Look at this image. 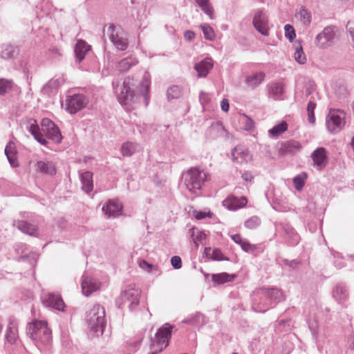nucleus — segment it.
Masks as SVG:
<instances>
[{"label":"nucleus","mask_w":354,"mask_h":354,"mask_svg":"<svg viewBox=\"0 0 354 354\" xmlns=\"http://www.w3.org/2000/svg\"><path fill=\"white\" fill-rule=\"evenodd\" d=\"M134 84V80L130 77L125 78L122 86H115V84L113 83L119 103L127 109H131L138 103L140 95L132 90Z\"/></svg>","instance_id":"1"},{"label":"nucleus","mask_w":354,"mask_h":354,"mask_svg":"<svg viewBox=\"0 0 354 354\" xmlns=\"http://www.w3.org/2000/svg\"><path fill=\"white\" fill-rule=\"evenodd\" d=\"M209 178V175L203 169L197 167H192L185 172L184 183L189 192L198 195Z\"/></svg>","instance_id":"2"},{"label":"nucleus","mask_w":354,"mask_h":354,"mask_svg":"<svg viewBox=\"0 0 354 354\" xmlns=\"http://www.w3.org/2000/svg\"><path fill=\"white\" fill-rule=\"evenodd\" d=\"M30 337L37 343L48 344L51 341V331L46 321L35 320L28 326Z\"/></svg>","instance_id":"3"},{"label":"nucleus","mask_w":354,"mask_h":354,"mask_svg":"<svg viewBox=\"0 0 354 354\" xmlns=\"http://www.w3.org/2000/svg\"><path fill=\"white\" fill-rule=\"evenodd\" d=\"M171 329L172 326L165 324L158 330L154 337L151 339L149 354H157L168 346Z\"/></svg>","instance_id":"4"},{"label":"nucleus","mask_w":354,"mask_h":354,"mask_svg":"<svg viewBox=\"0 0 354 354\" xmlns=\"http://www.w3.org/2000/svg\"><path fill=\"white\" fill-rule=\"evenodd\" d=\"M86 321L91 330L102 334L106 325L104 307L99 304H95L90 309Z\"/></svg>","instance_id":"5"},{"label":"nucleus","mask_w":354,"mask_h":354,"mask_svg":"<svg viewBox=\"0 0 354 354\" xmlns=\"http://www.w3.org/2000/svg\"><path fill=\"white\" fill-rule=\"evenodd\" d=\"M140 293V289L130 286L122 291L116 299V305L120 308L127 306L130 310H133L139 305Z\"/></svg>","instance_id":"6"},{"label":"nucleus","mask_w":354,"mask_h":354,"mask_svg":"<svg viewBox=\"0 0 354 354\" xmlns=\"http://www.w3.org/2000/svg\"><path fill=\"white\" fill-rule=\"evenodd\" d=\"M107 34L113 46L119 50H125L129 45L126 34L119 26L111 24L107 28Z\"/></svg>","instance_id":"7"},{"label":"nucleus","mask_w":354,"mask_h":354,"mask_svg":"<svg viewBox=\"0 0 354 354\" xmlns=\"http://www.w3.org/2000/svg\"><path fill=\"white\" fill-rule=\"evenodd\" d=\"M345 113L340 110H330L326 118L328 130L332 133L340 131L345 124Z\"/></svg>","instance_id":"8"},{"label":"nucleus","mask_w":354,"mask_h":354,"mask_svg":"<svg viewBox=\"0 0 354 354\" xmlns=\"http://www.w3.org/2000/svg\"><path fill=\"white\" fill-rule=\"evenodd\" d=\"M43 135L55 143H60L62 136L58 127L50 119L43 118L41 122Z\"/></svg>","instance_id":"9"},{"label":"nucleus","mask_w":354,"mask_h":354,"mask_svg":"<svg viewBox=\"0 0 354 354\" xmlns=\"http://www.w3.org/2000/svg\"><path fill=\"white\" fill-rule=\"evenodd\" d=\"M87 97L83 94H75L68 97L66 103V109L71 114L83 109L88 104Z\"/></svg>","instance_id":"10"},{"label":"nucleus","mask_w":354,"mask_h":354,"mask_svg":"<svg viewBox=\"0 0 354 354\" xmlns=\"http://www.w3.org/2000/svg\"><path fill=\"white\" fill-rule=\"evenodd\" d=\"M252 24L256 30L262 35H269L268 19L263 10H257L254 11Z\"/></svg>","instance_id":"11"},{"label":"nucleus","mask_w":354,"mask_h":354,"mask_svg":"<svg viewBox=\"0 0 354 354\" xmlns=\"http://www.w3.org/2000/svg\"><path fill=\"white\" fill-rule=\"evenodd\" d=\"M335 37L334 29L331 26L326 27L315 38V44L320 48H326Z\"/></svg>","instance_id":"12"},{"label":"nucleus","mask_w":354,"mask_h":354,"mask_svg":"<svg viewBox=\"0 0 354 354\" xmlns=\"http://www.w3.org/2000/svg\"><path fill=\"white\" fill-rule=\"evenodd\" d=\"M100 286L101 283L97 279L88 275H83L82 290L85 296L88 297L93 292L97 291L100 290Z\"/></svg>","instance_id":"13"},{"label":"nucleus","mask_w":354,"mask_h":354,"mask_svg":"<svg viewBox=\"0 0 354 354\" xmlns=\"http://www.w3.org/2000/svg\"><path fill=\"white\" fill-rule=\"evenodd\" d=\"M41 300L47 307L62 311L64 310L65 304L59 295L48 293L42 296Z\"/></svg>","instance_id":"14"},{"label":"nucleus","mask_w":354,"mask_h":354,"mask_svg":"<svg viewBox=\"0 0 354 354\" xmlns=\"http://www.w3.org/2000/svg\"><path fill=\"white\" fill-rule=\"evenodd\" d=\"M122 204L116 199L109 200L102 207V211L108 217H117L122 214Z\"/></svg>","instance_id":"15"},{"label":"nucleus","mask_w":354,"mask_h":354,"mask_svg":"<svg viewBox=\"0 0 354 354\" xmlns=\"http://www.w3.org/2000/svg\"><path fill=\"white\" fill-rule=\"evenodd\" d=\"M18 338V322L15 318L10 317L5 334V339L9 344H13L16 343Z\"/></svg>","instance_id":"16"},{"label":"nucleus","mask_w":354,"mask_h":354,"mask_svg":"<svg viewBox=\"0 0 354 354\" xmlns=\"http://www.w3.org/2000/svg\"><path fill=\"white\" fill-rule=\"evenodd\" d=\"M248 201L245 196L239 198L234 196H230L223 201V205L229 210L235 211L245 207Z\"/></svg>","instance_id":"17"},{"label":"nucleus","mask_w":354,"mask_h":354,"mask_svg":"<svg viewBox=\"0 0 354 354\" xmlns=\"http://www.w3.org/2000/svg\"><path fill=\"white\" fill-rule=\"evenodd\" d=\"M258 292L268 299L271 304L280 302L284 299L283 292L276 288H262Z\"/></svg>","instance_id":"18"},{"label":"nucleus","mask_w":354,"mask_h":354,"mask_svg":"<svg viewBox=\"0 0 354 354\" xmlns=\"http://www.w3.org/2000/svg\"><path fill=\"white\" fill-rule=\"evenodd\" d=\"M27 129L38 142L44 146L47 145L48 141L44 138L41 129H40L35 120L28 121Z\"/></svg>","instance_id":"19"},{"label":"nucleus","mask_w":354,"mask_h":354,"mask_svg":"<svg viewBox=\"0 0 354 354\" xmlns=\"http://www.w3.org/2000/svg\"><path fill=\"white\" fill-rule=\"evenodd\" d=\"M268 87L269 97L274 100H283L285 86L282 82H271Z\"/></svg>","instance_id":"20"},{"label":"nucleus","mask_w":354,"mask_h":354,"mask_svg":"<svg viewBox=\"0 0 354 354\" xmlns=\"http://www.w3.org/2000/svg\"><path fill=\"white\" fill-rule=\"evenodd\" d=\"M314 165L317 169H323L327 162L326 151L324 147L316 149L311 154Z\"/></svg>","instance_id":"21"},{"label":"nucleus","mask_w":354,"mask_h":354,"mask_svg":"<svg viewBox=\"0 0 354 354\" xmlns=\"http://www.w3.org/2000/svg\"><path fill=\"white\" fill-rule=\"evenodd\" d=\"M301 148V145L298 141L288 140L281 144L279 153L282 156L292 154L299 151Z\"/></svg>","instance_id":"22"},{"label":"nucleus","mask_w":354,"mask_h":354,"mask_svg":"<svg viewBox=\"0 0 354 354\" xmlns=\"http://www.w3.org/2000/svg\"><path fill=\"white\" fill-rule=\"evenodd\" d=\"M232 158L233 161L237 163L248 162L251 158L249 151L242 146H237L232 151Z\"/></svg>","instance_id":"23"},{"label":"nucleus","mask_w":354,"mask_h":354,"mask_svg":"<svg viewBox=\"0 0 354 354\" xmlns=\"http://www.w3.org/2000/svg\"><path fill=\"white\" fill-rule=\"evenodd\" d=\"M213 60L210 57H206L199 63L194 65V69L198 73V76L205 77L213 67Z\"/></svg>","instance_id":"24"},{"label":"nucleus","mask_w":354,"mask_h":354,"mask_svg":"<svg viewBox=\"0 0 354 354\" xmlns=\"http://www.w3.org/2000/svg\"><path fill=\"white\" fill-rule=\"evenodd\" d=\"M13 226L17 227L19 230L24 234L30 236H37V227L36 225H32L25 221H15L13 222Z\"/></svg>","instance_id":"25"},{"label":"nucleus","mask_w":354,"mask_h":354,"mask_svg":"<svg viewBox=\"0 0 354 354\" xmlns=\"http://www.w3.org/2000/svg\"><path fill=\"white\" fill-rule=\"evenodd\" d=\"M265 79V73L263 72H258L248 75L245 79V85L251 88L254 89L259 86Z\"/></svg>","instance_id":"26"},{"label":"nucleus","mask_w":354,"mask_h":354,"mask_svg":"<svg viewBox=\"0 0 354 354\" xmlns=\"http://www.w3.org/2000/svg\"><path fill=\"white\" fill-rule=\"evenodd\" d=\"M4 151L10 165L12 167H17L19 166V162L17 159V149L15 144L12 141H10L7 144Z\"/></svg>","instance_id":"27"},{"label":"nucleus","mask_w":354,"mask_h":354,"mask_svg":"<svg viewBox=\"0 0 354 354\" xmlns=\"http://www.w3.org/2000/svg\"><path fill=\"white\" fill-rule=\"evenodd\" d=\"M19 54V48L17 46L7 44L3 46L0 56L5 60L16 59Z\"/></svg>","instance_id":"28"},{"label":"nucleus","mask_w":354,"mask_h":354,"mask_svg":"<svg viewBox=\"0 0 354 354\" xmlns=\"http://www.w3.org/2000/svg\"><path fill=\"white\" fill-rule=\"evenodd\" d=\"M151 84V77L149 72L146 71L145 72L142 80L140 84L139 91L140 94L143 96L144 99L146 100L145 106H147L148 105L149 102H147L148 100V93L149 91V87Z\"/></svg>","instance_id":"29"},{"label":"nucleus","mask_w":354,"mask_h":354,"mask_svg":"<svg viewBox=\"0 0 354 354\" xmlns=\"http://www.w3.org/2000/svg\"><path fill=\"white\" fill-rule=\"evenodd\" d=\"M89 46L85 41L80 39L77 41L75 47V53L77 59L80 62L85 57L86 54L90 50Z\"/></svg>","instance_id":"30"},{"label":"nucleus","mask_w":354,"mask_h":354,"mask_svg":"<svg viewBox=\"0 0 354 354\" xmlns=\"http://www.w3.org/2000/svg\"><path fill=\"white\" fill-rule=\"evenodd\" d=\"M82 183V189L86 193H89L93 188V174L90 171H85L80 174Z\"/></svg>","instance_id":"31"},{"label":"nucleus","mask_w":354,"mask_h":354,"mask_svg":"<svg viewBox=\"0 0 354 354\" xmlns=\"http://www.w3.org/2000/svg\"><path fill=\"white\" fill-rule=\"evenodd\" d=\"M333 297L339 303H344L348 298L346 288L342 284H337L333 292Z\"/></svg>","instance_id":"32"},{"label":"nucleus","mask_w":354,"mask_h":354,"mask_svg":"<svg viewBox=\"0 0 354 354\" xmlns=\"http://www.w3.org/2000/svg\"><path fill=\"white\" fill-rule=\"evenodd\" d=\"M36 167L37 171L45 174L53 175L56 172L55 165L50 161H38Z\"/></svg>","instance_id":"33"},{"label":"nucleus","mask_w":354,"mask_h":354,"mask_svg":"<svg viewBox=\"0 0 354 354\" xmlns=\"http://www.w3.org/2000/svg\"><path fill=\"white\" fill-rule=\"evenodd\" d=\"M283 230L286 233L287 238L288 239L289 244L291 245H297L299 241V236L295 232L294 228L290 225L286 224L283 226Z\"/></svg>","instance_id":"34"},{"label":"nucleus","mask_w":354,"mask_h":354,"mask_svg":"<svg viewBox=\"0 0 354 354\" xmlns=\"http://www.w3.org/2000/svg\"><path fill=\"white\" fill-rule=\"evenodd\" d=\"M204 254L207 257L214 260V261H229L228 257H224L221 250L216 248L212 249L211 248H205Z\"/></svg>","instance_id":"35"},{"label":"nucleus","mask_w":354,"mask_h":354,"mask_svg":"<svg viewBox=\"0 0 354 354\" xmlns=\"http://www.w3.org/2000/svg\"><path fill=\"white\" fill-rule=\"evenodd\" d=\"M63 83V80L61 77L53 78L48 81L42 88V91L45 94H50L54 92L58 87Z\"/></svg>","instance_id":"36"},{"label":"nucleus","mask_w":354,"mask_h":354,"mask_svg":"<svg viewBox=\"0 0 354 354\" xmlns=\"http://www.w3.org/2000/svg\"><path fill=\"white\" fill-rule=\"evenodd\" d=\"M138 63V60L134 57H128L122 59L118 64V68L121 72H127L132 66L136 65Z\"/></svg>","instance_id":"37"},{"label":"nucleus","mask_w":354,"mask_h":354,"mask_svg":"<svg viewBox=\"0 0 354 354\" xmlns=\"http://www.w3.org/2000/svg\"><path fill=\"white\" fill-rule=\"evenodd\" d=\"M297 15L299 17V19L302 24L305 26H309L312 21V15L305 6L299 7L297 12Z\"/></svg>","instance_id":"38"},{"label":"nucleus","mask_w":354,"mask_h":354,"mask_svg":"<svg viewBox=\"0 0 354 354\" xmlns=\"http://www.w3.org/2000/svg\"><path fill=\"white\" fill-rule=\"evenodd\" d=\"M295 48L294 57L296 62L300 64L306 63V57L303 51L302 45L300 41H295L293 44Z\"/></svg>","instance_id":"39"},{"label":"nucleus","mask_w":354,"mask_h":354,"mask_svg":"<svg viewBox=\"0 0 354 354\" xmlns=\"http://www.w3.org/2000/svg\"><path fill=\"white\" fill-rule=\"evenodd\" d=\"M288 124L285 121H281L279 124L274 126L268 131L270 137L277 138L279 135L287 131Z\"/></svg>","instance_id":"40"},{"label":"nucleus","mask_w":354,"mask_h":354,"mask_svg":"<svg viewBox=\"0 0 354 354\" xmlns=\"http://www.w3.org/2000/svg\"><path fill=\"white\" fill-rule=\"evenodd\" d=\"M212 281L217 284H222L225 282L232 281L235 278V275L229 274L226 272L214 274L212 275Z\"/></svg>","instance_id":"41"},{"label":"nucleus","mask_w":354,"mask_h":354,"mask_svg":"<svg viewBox=\"0 0 354 354\" xmlns=\"http://www.w3.org/2000/svg\"><path fill=\"white\" fill-rule=\"evenodd\" d=\"M197 5L201 9L212 19H214L213 8L209 0H195Z\"/></svg>","instance_id":"42"},{"label":"nucleus","mask_w":354,"mask_h":354,"mask_svg":"<svg viewBox=\"0 0 354 354\" xmlns=\"http://www.w3.org/2000/svg\"><path fill=\"white\" fill-rule=\"evenodd\" d=\"M138 145L131 142H124L121 147V153L124 156H131L137 150Z\"/></svg>","instance_id":"43"},{"label":"nucleus","mask_w":354,"mask_h":354,"mask_svg":"<svg viewBox=\"0 0 354 354\" xmlns=\"http://www.w3.org/2000/svg\"><path fill=\"white\" fill-rule=\"evenodd\" d=\"M183 322L196 326L203 324L205 321L204 315L201 313L197 312L194 315L185 319Z\"/></svg>","instance_id":"44"},{"label":"nucleus","mask_w":354,"mask_h":354,"mask_svg":"<svg viewBox=\"0 0 354 354\" xmlns=\"http://www.w3.org/2000/svg\"><path fill=\"white\" fill-rule=\"evenodd\" d=\"M203 32V35H204V37L207 40H209V41H213L215 37H216V35H215V33H214V31L213 30V28L207 24H201L200 26Z\"/></svg>","instance_id":"45"},{"label":"nucleus","mask_w":354,"mask_h":354,"mask_svg":"<svg viewBox=\"0 0 354 354\" xmlns=\"http://www.w3.org/2000/svg\"><path fill=\"white\" fill-rule=\"evenodd\" d=\"M261 221L257 216H252L245 221L244 225L246 228L254 230L261 225Z\"/></svg>","instance_id":"46"},{"label":"nucleus","mask_w":354,"mask_h":354,"mask_svg":"<svg viewBox=\"0 0 354 354\" xmlns=\"http://www.w3.org/2000/svg\"><path fill=\"white\" fill-rule=\"evenodd\" d=\"M167 97L169 99L178 98L182 94V90L178 86H172L167 89Z\"/></svg>","instance_id":"47"},{"label":"nucleus","mask_w":354,"mask_h":354,"mask_svg":"<svg viewBox=\"0 0 354 354\" xmlns=\"http://www.w3.org/2000/svg\"><path fill=\"white\" fill-rule=\"evenodd\" d=\"M139 266L142 270L147 271L149 273H153V272H156L158 271L157 266H156L153 264L149 263L145 260H141L139 263Z\"/></svg>","instance_id":"48"},{"label":"nucleus","mask_w":354,"mask_h":354,"mask_svg":"<svg viewBox=\"0 0 354 354\" xmlns=\"http://www.w3.org/2000/svg\"><path fill=\"white\" fill-rule=\"evenodd\" d=\"M304 176H303L302 175H297L292 180L295 188L297 191L302 190V189L304 186V184H305L304 180L306 178V175H305V174H304Z\"/></svg>","instance_id":"49"},{"label":"nucleus","mask_w":354,"mask_h":354,"mask_svg":"<svg viewBox=\"0 0 354 354\" xmlns=\"http://www.w3.org/2000/svg\"><path fill=\"white\" fill-rule=\"evenodd\" d=\"M316 107V104L313 102H309L307 106V112L308 117V122L310 124H314L315 122V117L314 114V110Z\"/></svg>","instance_id":"50"},{"label":"nucleus","mask_w":354,"mask_h":354,"mask_svg":"<svg viewBox=\"0 0 354 354\" xmlns=\"http://www.w3.org/2000/svg\"><path fill=\"white\" fill-rule=\"evenodd\" d=\"M12 86V82L6 79H0V95L6 93Z\"/></svg>","instance_id":"51"},{"label":"nucleus","mask_w":354,"mask_h":354,"mask_svg":"<svg viewBox=\"0 0 354 354\" xmlns=\"http://www.w3.org/2000/svg\"><path fill=\"white\" fill-rule=\"evenodd\" d=\"M241 249L245 252L253 253L257 250L256 245L251 244L247 239H245L241 245Z\"/></svg>","instance_id":"52"},{"label":"nucleus","mask_w":354,"mask_h":354,"mask_svg":"<svg viewBox=\"0 0 354 354\" xmlns=\"http://www.w3.org/2000/svg\"><path fill=\"white\" fill-rule=\"evenodd\" d=\"M284 30H285V36L286 38H288L290 41H292L295 37V31L292 26L290 24H286L284 26Z\"/></svg>","instance_id":"53"},{"label":"nucleus","mask_w":354,"mask_h":354,"mask_svg":"<svg viewBox=\"0 0 354 354\" xmlns=\"http://www.w3.org/2000/svg\"><path fill=\"white\" fill-rule=\"evenodd\" d=\"M212 213L210 212L194 211V216L197 220H202L206 217H211Z\"/></svg>","instance_id":"54"},{"label":"nucleus","mask_w":354,"mask_h":354,"mask_svg":"<svg viewBox=\"0 0 354 354\" xmlns=\"http://www.w3.org/2000/svg\"><path fill=\"white\" fill-rule=\"evenodd\" d=\"M171 263L174 269H180L182 267V261L178 256L172 257Z\"/></svg>","instance_id":"55"},{"label":"nucleus","mask_w":354,"mask_h":354,"mask_svg":"<svg viewBox=\"0 0 354 354\" xmlns=\"http://www.w3.org/2000/svg\"><path fill=\"white\" fill-rule=\"evenodd\" d=\"M201 104L205 106L207 105L210 101V97L207 93L201 92L199 97Z\"/></svg>","instance_id":"56"},{"label":"nucleus","mask_w":354,"mask_h":354,"mask_svg":"<svg viewBox=\"0 0 354 354\" xmlns=\"http://www.w3.org/2000/svg\"><path fill=\"white\" fill-rule=\"evenodd\" d=\"M241 178L245 182H252L254 179V176L251 172L245 171L241 174Z\"/></svg>","instance_id":"57"},{"label":"nucleus","mask_w":354,"mask_h":354,"mask_svg":"<svg viewBox=\"0 0 354 354\" xmlns=\"http://www.w3.org/2000/svg\"><path fill=\"white\" fill-rule=\"evenodd\" d=\"M232 239L240 246L245 239H242L241 236L239 234H233L231 236Z\"/></svg>","instance_id":"58"},{"label":"nucleus","mask_w":354,"mask_h":354,"mask_svg":"<svg viewBox=\"0 0 354 354\" xmlns=\"http://www.w3.org/2000/svg\"><path fill=\"white\" fill-rule=\"evenodd\" d=\"M184 37L187 40L191 41L195 38V33L193 31L187 30L184 33Z\"/></svg>","instance_id":"59"},{"label":"nucleus","mask_w":354,"mask_h":354,"mask_svg":"<svg viewBox=\"0 0 354 354\" xmlns=\"http://www.w3.org/2000/svg\"><path fill=\"white\" fill-rule=\"evenodd\" d=\"M229 102H228V100L227 99H223L222 101H221V109L225 111V112H227L228 110H229Z\"/></svg>","instance_id":"60"},{"label":"nucleus","mask_w":354,"mask_h":354,"mask_svg":"<svg viewBox=\"0 0 354 354\" xmlns=\"http://www.w3.org/2000/svg\"><path fill=\"white\" fill-rule=\"evenodd\" d=\"M285 263H286V265H287L290 267L295 268L297 266V264L298 263V262L296 260H292V261L285 260Z\"/></svg>","instance_id":"61"},{"label":"nucleus","mask_w":354,"mask_h":354,"mask_svg":"<svg viewBox=\"0 0 354 354\" xmlns=\"http://www.w3.org/2000/svg\"><path fill=\"white\" fill-rule=\"evenodd\" d=\"M215 129H222V127L221 125L217 124L216 126L212 127L210 129L211 131H213Z\"/></svg>","instance_id":"62"},{"label":"nucleus","mask_w":354,"mask_h":354,"mask_svg":"<svg viewBox=\"0 0 354 354\" xmlns=\"http://www.w3.org/2000/svg\"><path fill=\"white\" fill-rule=\"evenodd\" d=\"M203 236H205V234L203 232H199L198 239H202Z\"/></svg>","instance_id":"63"},{"label":"nucleus","mask_w":354,"mask_h":354,"mask_svg":"<svg viewBox=\"0 0 354 354\" xmlns=\"http://www.w3.org/2000/svg\"><path fill=\"white\" fill-rule=\"evenodd\" d=\"M249 123H250V125L248 126V127L247 128L248 129H250L252 127V121L249 120Z\"/></svg>","instance_id":"64"}]
</instances>
